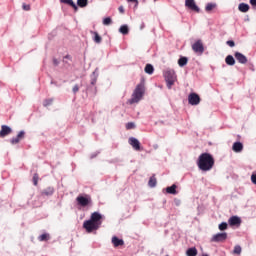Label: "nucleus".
Here are the masks:
<instances>
[{"mask_svg": "<svg viewBox=\"0 0 256 256\" xmlns=\"http://www.w3.org/2000/svg\"><path fill=\"white\" fill-rule=\"evenodd\" d=\"M188 103L190 105H199L201 103V97L197 93H190L188 96Z\"/></svg>", "mask_w": 256, "mask_h": 256, "instance_id": "nucleus-8", "label": "nucleus"}, {"mask_svg": "<svg viewBox=\"0 0 256 256\" xmlns=\"http://www.w3.org/2000/svg\"><path fill=\"white\" fill-rule=\"evenodd\" d=\"M61 3H64L65 5H70L71 8L74 9V11H78L77 4L73 2V0H60Z\"/></svg>", "mask_w": 256, "mask_h": 256, "instance_id": "nucleus-19", "label": "nucleus"}, {"mask_svg": "<svg viewBox=\"0 0 256 256\" xmlns=\"http://www.w3.org/2000/svg\"><path fill=\"white\" fill-rule=\"evenodd\" d=\"M22 139H25V131H20L18 135L10 140L12 145H17Z\"/></svg>", "mask_w": 256, "mask_h": 256, "instance_id": "nucleus-13", "label": "nucleus"}, {"mask_svg": "<svg viewBox=\"0 0 256 256\" xmlns=\"http://www.w3.org/2000/svg\"><path fill=\"white\" fill-rule=\"evenodd\" d=\"M197 166L200 171H211L215 167V158L209 153H202L197 160Z\"/></svg>", "mask_w": 256, "mask_h": 256, "instance_id": "nucleus-1", "label": "nucleus"}, {"mask_svg": "<svg viewBox=\"0 0 256 256\" xmlns=\"http://www.w3.org/2000/svg\"><path fill=\"white\" fill-rule=\"evenodd\" d=\"M227 229V222H222L219 224V230L220 231H225Z\"/></svg>", "mask_w": 256, "mask_h": 256, "instance_id": "nucleus-35", "label": "nucleus"}, {"mask_svg": "<svg viewBox=\"0 0 256 256\" xmlns=\"http://www.w3.org/2000/svg\"><path fill=\"white\" fill-rule=\"evenodd\" d=\"M73 93H78L79 92V85H75L72 89Z\"/></svg>", "mask_w": 256, "mask_h": 256, "instance_id": "nucleus-42", "label": "nucleus"}, {"mask_svg": "<svg viewBox=\"0 0 256 256\" xmlns=\"http://www.w3.org/2000/svg\"><path fill=\"white\" fill-rule=\"evenodd\" d=\"M83 227L87 231V233H93V231H97V229L101 227V223H95L91 220H86L83 223Z\"/></svg>", "mask_w": 256, "mask_h": 256, "instance_id": "nucleus-5", "label": "nucleus"}, {"mask_svg": "<svg viewBox=\"0 0 256 256\" xmlns=\"http://www.w3.org/2000/svg\"><path fill=\"white\" fill-rule=\"evenodd\" d=\"M128 142L135 151H141V142L137 138L131 137Z\"/></svg>", "mask_w": 256, "mask_h": 256, "instance_id": "nucleus-10", "label": "nucleus"}, {"mask_svg": "<svg viewBox=\"0 0 256 256\" xmlns=\"http://www.w3.org/2000/svg\"><path fill=\"white\" fill-rule=\"evenodd\" d=\"M232 150L235 153H241V151H243V143L241 142H235L232 146Z\"/></svg>", "mask_w": 256, "mask_h": 256, "instance_id": "nucleus-17", "label": "nucleus"}, {"mask_svg": "<svg viewBox=\"0 0 256 256\" xmlns=\"http://www.w3.org/2000/svg\"><path fill=\"white\" fill-rule=\"evenodd\" d=\"M185 7L190 9V11H194L195 13H200L201 11L199 6H197V3H195V0H185Z\"/></svg>", "mask_w": 256, "mask_h": 256, "instance_id": "nucleus-7", "label": "nucleus"}, {"mask_svg": "<svg viewBox=\"0 0 256 256\" xmlns=\"http://www.w3.org/2000/svg\"><path fill=\"white\" fill-rule=\"evenodd\" d=\"M119 13H125V8L123 6H119L118 8Z\"/></svg>", "mask_w": 256, "mask_h": 256, "instance_id": "nucleus-43", "label": "nucleus"}, {"mask_svg": "<svg viewBox=\"0 0 256 256\" xmlns=\"http://www.w3.org/2000/svg\"><path fill=\"white\" fill-rule=\"evenodd\" d=\"M187 256H197V248L192 247L186 251Z\"/></svg>", "mask_w": 256, "mask_h": 256, "instance_id": "nucleus-26", "label": "nucleus"}, {"mask_svg": "<svg viewBox=\"0 0 256 256\" xmlns=\"http://www.w3.org/2000/svg\"><path fill=\"white\" fill-rule=\"evenodd\" d=\"M103 217L101 216V214H99V212H94L91 214L90 216V221H92L93 223H101V219Z\"/></svg>", "mask_w": 256, "mask_h": 256, "instance_id": "nucleus-15", "label": "nucleus"}, {"mask_svg": "<svg viewBox=\"0 0 256 256\" xmlns=\"http://www.w3.org/2000/svg\"><path fill=\"white\" fill-rule=\"evenodd\" d=\"M42 193H43V195L49 196V195H53L54 190H53V188H48L47 190H44Z\"/></svg>", "mask_w": 256, "mask_h": 256, "instance_id": "nucleus-32", "label": "nucleus"}, {"mask_svg": "<svg viewBox=\"0 0 256 256\" xmlns=\"http://www.w3.org/2000/svg\"><path fill=\"white\" fill-rule=\"evenodd\" d=\"M241 251H242L241 246L236 245L234 247L233 253H234V255H241Z\"/></svg>", "mask_w": 256, "mask_h": 256, "instance_id": "nucleus-31", "label": "nucleus"}, {"mask_svg": "<svg viewBox=\"0 0 256 256\" xmlns=\"http://www.w3.org/2000/svg\"><path fill=\"white\" fill-rule=\"evenodd\" d=\"M249 9L250 7H249V4L247 3H240L238 5V11H240L241 13H247Z\"/></svg>", "mask_w": 256, "mask_h": 256, "instance_id": "nucleus-18", "label": "nucleus"}, {"mask_svg": "<svg viewBox=\"0 0 256 256\" xmlns=\"http://www.w3.org/2000/svg\"><path fill=\"white\" fill-rule=\"evenodd\" d=\"M113 23V20H111V17L104 18L103 25H111Z\"/></svg>", "mask_w": 256, "mask_h": 256, "instance_id": "nucleus-34", "label": "nucleus"}, {"mask_svg": "<svg viewBox=\"0 0 256 256\" xmlns=\"http://www.w3.org/2000/svg\"><path fill=\"white\" fill-rule=\"evenodd\" d=\"M53 64L56 65V66L59 65V60H57V59L54 58V59H53Z\"/></svg>", "mask_w": 256, "mask_h": 256, "instance_id": "nucleus-45", "label": "nucleus"}, {"mask_svg": "<svg viewBox=\"0 0 256 256\" xmlns=\"http://www.w3.org/2000/svg\"><path fill=\"white\" fill-rule=\"evenodd\" d=\"M148 185L149 187H155L157 185V178L155 176L150 177Z\"/></svg>", "mask_w": 256, "mask_h": 256, "instance_id": "nucleus-28", "label": "nucleus"}, {"mask_svg": "<svg viewBox=\"0 0 256 256\" xmlns=\"http://www.w3.org/2000/svg\"><path fill=\"white\" fill-rule=\"evenodd\" d=\"M215 7H217V4L208 3L205 7V11H207V13H209L210 11H213V9H215Z\"/></svg>", "mask_w": 256, "mask_h": 256, "instance_id": "nucleus-27", "label": "nucleus"}, {"mask_svg": "<svg viewBox=\"0 0 256 256\" xmlns=\"http://www.w3.org/2000/svg\"><path fill=\"white\" fill-rule=\"evenodd\" d=\"M192 50L194 51V53H198V55H203V53H205V47L203 46V41L197 40L192 45Z\"/></svg>", "mask_w": 256, "mask_h": 256, "instance_id": "nucleus-6", "label": "nucleus"}, {"mask_svg": "<svg viewBox=\"0 0 256 256\" xmlns=\"http://www.w3.org/2000/svg\"><path fill=\"white\" fill-rule=\"evenodd\" d=\"M145 73H147L148 75H153L155 68L153 67V65L151 64H147L144 68Z\"/></svg>", "mask_w": 256, "mask_h": 256, "instance_id": "nucleus-22", "label": "nucleus"}, {"mask_svg": "<svg viewBox=\"0 0 256 256\" xmlns=\"http://www.w3.org/2000/svg\"><path fill=\"white\" fill-rule=\"evenodd\" d=\"M227 240V233L223 232V233H218L216 235H214L211 239L212 243H223V241Z\"/></svg>", "mask_w": 256, "mask_h": 256, "instance_id": "nucleus-9", "label": "nucleus"}, {"mask_svg": "<svg viewBox=\"0 0 256 256\" xmlns=\"http://www.w3.org/2000/svg\"><path fill=\"white\" fill-rule=\"evenodd\" d=\"M11 133H13V130L11 129V127L7 126V125H2L1 126V130H0V137H7V135H11Z\"/></svg>", "mask_w": 256, "mask_h": 256, "instance_id": "nucleus-11", "label": "nucleus"}, {"mask_svg": "<svg viewBox=\"0 0 256 256\" xmlns=\"http://www.w3.org/2000/svg\"><path fill=\"white\" fill-rule=\"evenodd\" d=\"M126 129H135V123L129 122L126 124Z\"/></svg>", "mask_w": 256, "mask_h": 256, "instance_id": "nucleus-37", "label": "nucleus"}, {"mask_svg": "<svg viewBox=\"0 0 256 256\" xmlns=\"http://www.w3.org/2000/svg\"><path fill=\"white\" fill-rule=\"evenodd\" d=\"M226 43L229 47H235V42L233 40H228Z\"/></svg>", "mask_w": 256, "mask_h": 256, "instance_id": "nucleus-39", "label": "nucleus"}, {"mask_svg": "<svg viewBox=\"0 0 256 256\" xmlns=\"http://www.w3.org/2000/svg\"><path fill=\"white\" fill-rule=\"evenodd\" d=\"M143 95H145V81L142 80L141 83H139L133 94L132 98L128 100L129 105H133L134 103H139L141 99H143Z\"/></svg>", "mask_w": 256, "mask_h": 256, "instance_id": "nucleus-2", "label": "nucleus"}, {"mask_svg": "<svg viewBox=\"0 0 256 256\" xmlns=\"http://www.w3.org/2000/svg\"><path fill=\"white\" fill-rule=\"evenodd\" d=\"M228 223L230 227H239L241 225V218L239 216H232L229 218Z\"/></svg>", "mask_w": 256, "mask_h": 256, "instance_id": "nucleus-12", "label": "nucleus"}, {"mask_svg": "<svg viewBox=\"0 0 256 256\" xmlns=\"http://www.w3.org/2000/svg\"><path fill=\"white\" fill-rule=\"evenodd\" d=\"M38 240L39 241H49V234L48 233H44V234L40 235L38 237Z\"/></svg>", "mask_w": 256, "mask_h": 256, "instance_id": "nucleus-30", "label": "nucleus"}, {"mask_svg": "<svg viewBox=\"0 0 256 256\" xmlns=\"http://www.w3.org/2000/svg\"><path fill=\"white\" fill-rule=\"evenodd\" d=\"M250 5H252V7H256V0H250Z\"/></svg>", "mask_w": 256, "mask_h": 256, "instance_id": "nucleus-44", "label": "nucleus"}, {"mask_svg": "<svg viewBox=\"0 0 256 256\" xmlns=\"http://www.w3.org/2000/svg\"><path fill=\"white\" fill-rule=\"evenodd\" d=\"M91 35H94L93 41L96 42L97 44L103 41V38H101L98 32L91 31Z\"/></svg>", "mask_w": 256, "mask_h": 256, "instance_id": "nucleus-21", "label": "nucleus"}, {"mask_svg": "<svg viewBox=\"0 0 256 256\" xmlns=\"http://www.w3.org/2000/svg\"><path fill=\"white\" fill-rule=\"evenodd\" d=\"M225 63H226V65L233 66V65H235V58H233V56H231V55H228L225 58Z\"/></svg>", "mask_w": 256, "mask_h": 256, "instance_id": "nucleus-23", "label": "nucleus"}, {"mask_svg": "<svg viewBox=\"0 0 256 256\" xmlns=\"http://www.w3.org/2000/svg\"><path fill=\"white\" fill-rule=\"evenodd\" d=\"M77 204L80 205V207H89V205H92L93 200L91 199V196L89 195H79L76 198Z\"/></svg>", "mask_w": 256, "mask_h": 256, "instance_id": "nucleus-4", "label": "nucleus"}, {"mask_svg": "<svg viewBox=\"0 0 256 256\" xmlns=\"http://www.w3.org/2000/svg\"><path fill=\"white\" fill-rule=\"evenodd\" d=\"M64 59H68L69 61H71V55H66Z\"/></svg>", "mask_w": 256, "mask_h": 256, "instance_id": "nucleus-46", "label": "nucleus"}, {"mask_svg": "<svg viewBox=\"0 0 256 256\" xmlns=\"http://www.w3.org/2000/svg\"><path fill=\"white\" fill-rule=\"evenodd\" d=\"M120 33H122V35H129V26L127 25H122L119 28Z\"/></svg>", "mask_w": 256, "mask_h": 256, "instance_id": "nucleus-25", "label": "nucleus"}, {"mask_svg": "<svg viewBox=\"0 0 256 256\" xmlns=\"http://www.w3.org/2000/svg\"><path fill=\"white\" fill-rule=\"evenodd\" d=\"M164 77H165V81L167 83L168 89H171V87L175 85V81H177V75L175 74V70H171V69L165 70Z\"/></svg>", "mask_w": 256, "mask_h": 256, "instance_id": "nucleus-3", "label": "nucleus"}, {"mask_svg": "<svg viewBox=\"0 0 256 256\" xmlns=\"http://www.w3.org/2000/svg\"><path fill=\"white\" fill-rule=\"evenodd\" d=\"M128 3H135V9H137V7H139V0H127Z\"/></svg>", "mask_w": 256, "mask_h": 256, "instance_id": "nucleus-38", "label": "nucleus"}, {"mask_svg": "<svg viewBox=\"0 0 256 256\" xmlns=\"http://www.w3.org/2000/svg\"><path fill=\"white\" fill-rule=\"evenodd\" d=\"M166 193L169 195H177V185L173 184L166 188Z\"/></svg>", "mask_w": 256, "mask_h": 256, "instance_id": "nucleus-20", "label": "nucleus"}, {"mask_svg": "<svg viewBox=\"0 0 256 256\" xmlns=\"http://www.w3.org/2000/svg\"><path fill=\"white\" fill-rule=\"evenodd\" d=\"M52 103H53V100H51V99L46 100L44 103V107H48V105H51Z\"/></svg>", "mask_w": 256, "mask_h": 256, "instance_id": "nucleus-40", "label": "nucleus"}, {"mask_svg": "<svg viewBox=\"0 0 256 256\" xmlns=\"http://www.w3.org/2000/svg\"><path fill=\"white\" fill-rule=\"evenodd\" d=\"M33 183H34L35 186L38 185V183H39V174L35 173L33 175Z\"/></svg>", "mask_w": 256, "mask_h": 256, "instance_id": "nucleus-33", "label": "nucleus"}, {"mask_svg": "<svg viewBox=\"0 0 256 256\" xmlns=\"http://www.w3.org/2000/svg\"><path fill=\"white\" fill-rule=\"evenodd\" d=\"M112 244L114 247H122V245H125V241H123V239H119L117 236H113Z\"/></svg>", "mask_w": 256, "mask_h": 256, "instance_id": "nucleus-16", "label": "nucleus"}, {"mask_svg": "<svg viewBox=\"0 0 256 256\" xmlns=\"http://www.w3.org/2000/svg\"><path fill=\"white\" fill-rule=\"evenodd\" d=\"M251 181L254 185H256V174L251 175Z\"/></svg>", "mask_w": 256, "mask_h": 256, "instance_id": "nucleus-41", "label": "nucleus"}, {"mask_svg": "<svg viewBox=\"0 0 256 256\" xmlns=\"http://www.w3.org/2000/svg\"><path fill=\"white\" fill-rule=\"evenodd\" d=\"M89 4V0H77L78 7H87Z\"/></svg>", "mask_w": 256, "mask_h": 256, "instance_id": "nucleus-29", "label": "nucleus"}, {"mask_svg": "<svg viewBox=\"0 0 256 256\" xmlns=\"http://www.w3.org/2000/svg\"><path fill=\"white\" fill-rule=\"evenodd\" d=\"M234 57L238 61V63H241L242 65H245L247 63V56L243 55L240 52H236L234 54Z\"/></svg>", "mask_w": 256, "mask_h": 256, "instance_id": "nucleus-14", "label": "nucleus"}, {"mask_svg": "<svg viewBox=\"0 0 256 256\" xmlns=\"http://www.w3.org/2000/svg\"><path fill=\"white\" fill-rule=\"evenodd\" d=\"M22 9H23L24 11H31V5L24 3V4L22 5Z\"/></svg>", "mask_w": 256, "mask_h": 256, "instance_id": "nucleus-36", "label": "nucleus"}, {"mask_svg": "<svg viewBox=\"0 0 256 256\" xmlns=\"http://www.w3.org/2000/svg\"><path fill=\"white\" fill-rule=\"evenodd\" d=\"M188 62H189V59H187V57H181L178 60V65L179 67H185V65H187Z\"/></svg>", "mask_w": 256, "mask_h": 256, "instance_id": "nucleus-24", "label": "nucleus"}]
</instances>
